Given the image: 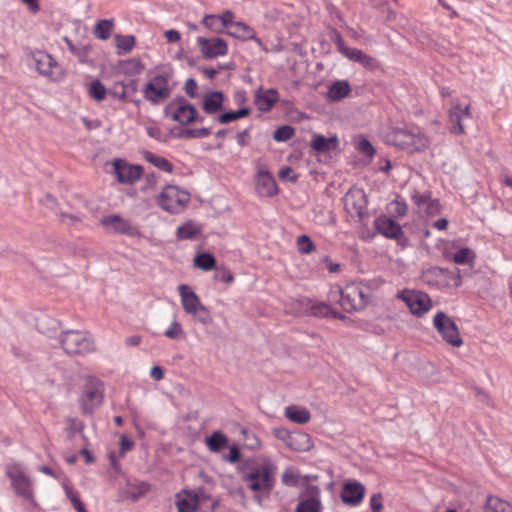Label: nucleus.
Masks as SVG:
<instances>
[{
  "label": "nucleus",
  "mask_w": 512,
  "mask_h": 512,
  "mask_svg": "<svg viewBox=\"0 0 512 512\" xmlns=\"http://www.w3.org/2000/svg\"><path fill=\"white\" fill-rule=\"evenodd\" d=\"M114 173L121 184H133L142 175V167L139 165H130L122 159H116L113 162Z\"/></svg>",
  "instance_id": "a211bd4d"
},
{
  "label": "nucleus",
  "mask_w": 512,
  "mask_h": 512,
  "mask_svg": "<svg viewBox=\"0 0 512 512\" xmlns=\"http://www.w3.org/2000/svg\"><path fill=\"white\" fill-rule=\"evenodd\" d=\"M197 43L204 58L206 59L224 56L228 52L227 42L222 38L213 37L208 39L205 37H198Z\"/></svg>",
  "instance_id": "6ab92c4d"
},
{
  "label": "nucleus",
  "mask_w": 512,
  "mask_h": 512,
  "mask_svg": "<svg viewBox=\"0 0 512 512\" xmlns=\"http://www.w3.org/2000/svg\"><path fill=\"white\" fill-rule=\"evenodd\" d=\"M210 134H211V129L210 128L202 127V128H193V129L182 130L178 134V137H180V138H195V139H199V138L207 137Z\"/></svg>",
  "instance_id": "de8ad7c7"
},
{
  "label": "nucleus",
  "mask_w": 512,
  "mask_h": 512,
  "mask_svg": "<svg viewBox=\"0 0 512 512\" xmlns=\"http://www.w3.org/2000/svg\"><path fill=\"white\" fill-rule=\"evenodd\" d=\"M203 25L209 30L216 33H223L224 29L221 25V19L219 15L209 14L204 16L202 20Z\"/></svg>",
  "instance_id": "49530a36"
},
{
  "label": "nucleus",
  "mask_w": 512,
  "mask_h": 512,
  "mask_svg": "<svg viewBox=\"0 0 512 512\" xmlns=\"http://www.w3.org/2000/svg\"><path fill=\"white\" fill-rule=\"evenodd\" d=\"M64 42L67 44V47L69 51L79 58L81 62H85V58L88 54V47L87 46H76L72 40H70L68 37L63 38Z\"/></svg>",
  "instance_id": "09e8293b"
},
{
  "label": "nucleus",
  "mask_w": 512,
  "mask_h": 512,
  "mask_svg": "<svg viewBox=\"0 0 512 512\" xmlns=\"http://www.w3.org/2000/svg\"><path fill=\"white\" fill-rule=\"evenodd\" d=\"M220 124H227L232 121L238 120L236 111H228L220 114L216 119Z\"/></svg>",
  "instance_id": "338daca9"
},
{
  "label": "nucleus",
  "mask_w": 512,
  "mask_h": 512,
  "mask_svg": "<svg viewBox=\"0 0 512 512\" xmlns=\"http://www.w3.org/2000/svg\"><path fill=\"white\" fill-rule=\"evenodd\" d=\"M101 224L107 230H111L117 234L127 235L130 237L141 236V232L136 225L132 224L130 220L125 219L118 214L104 216L101 219Z\"/></svg>",
  "instance_id": "2eb2a0df"
},
{
  "label": "nucleus",
  "mask_w": 512,
  "mask_h": 512,
  "mask_svg": "<svg viewBox=\"0 0 512 512\" xmlns=\"http://www.w3.org/2000/svg\"><path fill=\"white\" fill-rule=\"evenodd\" d=\"M332 40L335 42V44L341 54H344V50L349 48L346 46L341 33L337 30H333Z\"/></svg>",
  "instance_id": "774afa93"
},
{
  "label": "nucleus",
  "mask_w": 512,
  "mask_h": 512,
  "mask_svg": "<svg viewBox=\"0 0 512 512\" xmlns=\"http://www.w3.org/2000/svg\"><path fill=\"white\" fill-rule=\"evenodd\" d=\"M109 95L122 102H128L124 81L115 82L109 89Z\"/></svg>",
  "instance_id": "3c124183"
},
{
  "label": "nucleus",
  "mask_w": 512,
  "mask_h": 512,
  "mask_svg": "<svg viewBox=\"0 0 512 512\" xmlns=\"http://www.w3.org/2000/svg\"><path fill=\"white\" fill-rule=\"evenodd\" d=\"M366 489L356 480H348L343 484L341 491L342 501L349 506H358L364 499Z\"/></svg>",
  "instance_id": "aec40b11"
},
{
  "label": "nucleus",
  "mask_w": 512,
  "mask_h": 512,
  "mask_svg": "<svg viewBox=\"0 0 512 512\" xmlns=\"http://www.w3.org/2000/svg\"><path fill=\"white\" fill-rule=\"evenodd\" d=\"M197 321L201 322L202 324H210L212 322V317L210 315L209 310L204 306L201 305L199 309L194 314H191Z\"/></svg>",
  "instance_id": "5fc2aeb1"
},
{
  "label": "nucleus",
  "mask_w": 512,
  "mask_h": 512,
  "mask_svg": "<svg viewBox=\"0 0 512 512\" xmlns=\"http://www.w3.org/2000/svg\"><path fill=\"white\" fill-rule=\"evenodd\" d=\"M295 512H322L321 490L318 486L306 485L299 495Z\"/></svg>",
  "instance_id": "dca6fc26"
},
{
  "label": "nucleus",
  "mask_w": 512,
  "mask_h": 512,
  "mask_svg": "<svg viewBox=\"0 0 512 512\" xmlns=\"http://www.w3.org/2000/svg\"><path fill=\"white\" fill-rule=\"evenodd\" d=\"M351 87L346 80H338L333 82L326 94L328 100L337 102L349 95Z\"/></svg>",
  "instance_id": "c756f323"
},
{
  "label": "nucleus",
  "mask_w": 512,
  "mask_h": 512,
  "mask_svg": "<svg viewBox=\"0 0 512 512\" xmlns=\"http://www.w3.org/2000/svg\"><path fill=\"white\" fill-rule=\"evenodd\" d=\"M278 102V92L275 88L264 90L258 88L254 94V103L262 112H268Z\"/></svg>",
  "instance_id": "b1692460"
},
{
  "label": "nucleus",
  "mask_w": 512,
  "mask_h": 512,
  "mask_svg": "<svg viewBox=\"0 0 512 512\" xmlns=\"http://www.w3.org/2000/svg\"><path fill=\"white\" fill-rule=\"evenodd\" d=\"M277 466L270 460L264 459L243 470L241 480L254 499L261 504L267 499L275 486Z\"/></svg>",
  "instance_id": "f257e3e1"
},
{
  "label": "nucleus",
  "mask_w": 512,
  "mask_h": 512,
  "mask_svg": "<svg viewBox=\"0 0 512 512\" xmlns=\"http://www.w3.org/2000/svg\"><path fill=\"white\" fill-rule=\"evenodd\" d=\"M32 59L37 71L41 75L48 77L52 81H60L64 78L62 68L50 54L36 51L32 54Z\"/></svg>",
  "instance_id": "f8f14e48"
},
{
  "label": "nucleus",
  "mask_w": 512,
  "mask_h": 512,
  "mask_svg": "<svg viewBox=\"0 0 512 512\" xmlns=\"http://www.w3.org/2000/svg\"><path fill=\"white\" fill-rule=\"evenodd\" d=\"M190 200V194L177 186L167 185L158 197L159 206L170 213H177Z\"/></svg>",
  "instance_id": "1a4fd4ad"
},
{
  "label": "nucleus",
  "mask_w": 512,
  "mask_h": 512,
  "mask_svg": "<svg viewBox=\"0 0 512 512\" xmlns=\"http://www.w3.org/2000/svg\"><path fill=\"white\" fill-rule=\"evenodd\" d=\"M219 17L221 19V25L224 31L229 29L232 26V24L236 22L234 20L235 15L231 10H225L221 15H219Z\"/></svg>",
  "instance_id": "4d7b16f0"
},
{
  "label": "nucleus",
  "mask_w": 512,
  "mask_h": 512,
  "mask_svg": "<svg viewBox=\"0 0 512 512\" xmlns=\"http://www.w3.org/2000/svg\"><path fill=\"white\" fill-rule=\"evenodd\" d=\"M282 483L284 485L296 486L299 483V475L297 471L292 468H286L282 474Z\"/></svg>",
  "instance_id": "603ef678"
},
{
  "label": "nucleus",
  "mask_w": 512,
  "mask_h": 512,
  "mask_svg": "<svg viewBox=\"0 0 512 512\" xmlns=\"http://www.w3.org/2000/svg\"><path fill=\"white\" fill-rule=\"evenodd\" d=\"M178 292L181 297L183 309L186 313L190 315L194 314L197 311V309H199V307L203 305L200 302V299L197 296V294L194 291H192L188 285L181 284L178 287Z\"/></svg>",
  "instance_id": "393cba45"
},
{
  "label": "nucleus",
  "mask_w": 512,
  "mask_h": 512,
  "mask_svg": "<svg viewBox=\"0 0 512 512\" xmlns=\"http://www.w3.org/2000/svg\"><path fill=\"white\" fill-rule=\"evenodd\" d=\"M486 508L489 512H508L510 505L496 496L487 499Z\"/></svg>",
  "instance_id": "37998d69"
},
{
  "label": "nucleus",
  "mask_w": 512,
  "mask_h": 512,
  "mask_svg": "<svg viewBox=\"0 0 512 512\" xmlns=\"http://www.w3.org/2000/svg\"><path fill=\"white\" fill-rule=\"evenodd\" d=\"M201 234L199 227L192 222H187L177 228L176 236L178 240H195Z\"/></svg>",
  "instance_id": "72a5a7b5"
},
{
  "label": "nucleus",
  "mask_w": 512,
  "mask_h": 512,
  "mask_svg": "<svg viewBox=\"0 0 512 512\" xmlns=\"http://www.w3.org/2000/svg\"><path fill=\"white\" fill-rule=\"evenodd\" d=\"M399 298L406 303L411 313L416 316H422L432 307L429 295L421 291L403 290Z\"/></svg>",
  "instance_id": "4468645a"
},
{
  "label": "nucleus",
  "mask_w": 512,
  "mask_h": 512,
  "mask_svg": "<svg viewBox=\"0 0 512 512\" xmlns=\"http://www.w3.org/2000/svg\"><path fill=\"white\" fill-rule=\"evenodd\" d=\"M475 259V253L468 247L459 249L453 256L452 260L456 264H468Z\"/></svg>",
  "instance_id": "c03bdc74"
},
{
  "label": "nucleus",
  "mask_w": 512,
  "mask_h": 512,
  "mask_svg": "<svg viewBox=\"0 0 512 512\" xmlns=\"http://www.w3.org/2000/svg\"><path fill=\"white\" fill-rule=\"evenodd\" d=\"M441 208H442V206H441L439 200L431 198V200L428 202V204L426 205V207L424 209H425V212L427 215L434 216L441 212Z\"/></svg>",
  "instance_id": "680f3d73"
},
{
  "label": "nucleus",
  "mask_w": 512,
  "mask_h": 512,
  "mask_svg": "<svg viewBox=\"0 0 512 512\" xmlns=\"http://www.w3.org/2000/svg\"><path fill=\"white\" fill-rule=\"evenodd\" d=\"M286 445L294 451L306 452L313 448V441L309 434L299 431L288 436Z\"/></svg>",
  "instance_id": "cd10ccee"
},
{
  "label": "nucleus",
  "mask_w": 512,
  "mask_h": 512,
  "mask_svg": "<svg viewBox=\"0 0 512 512\" xmlns=\"http://www.w3.org/2000/svg\"><path fill=\"white\" fill-rule=\"evenodd\" d=\"M293 135L294 128L290 125H283L275 130L273 138L277 142H285L289 140Z\"/></svg>",
  "instance_id": "8fccbe9b"
},
{
  "label": "nucleus",
  "mask_w": 512,
  "mask_h": 512,
  "mask_svg": "<svg viewBox=\"0 0 512 512\" xmlns=\"http://www.w3.org/2000/svg\"><path fill=\"white\" fill-rule=\"evenodd\" d=\"M368 200L364 190L351 188L344 196V206L351 216H357L362 224L368 219Z\"/></svg>",
  "instance_id": "9d476101"
},
{
  "label": "nucleus",
  "mask_w": 512,
  "mask_h": 512,
  "mask_svg": "<svg viewBox=\"0 0 512 512\" xmlns=\"http://www.w3.org/2000/svg\"><path fill=\"white\" fill-rule=\"evenodd\" d=\"M424 277L428 282L434 281L436 285L444 288H458L462 284V276L460 270L455 268L449 270L438 266L429 268Z\"/></svg>",
  "instance_id": "9b49d317"
},
{
  "label": "nucleus",
  "mask_w": 512,
  "mask_h": 512,
  "mask_svg": "<svg viewBox=\"0 0 512 512\" xmlns=\"http://www.w3.org/2000/svg\"><path fill=\"white\" fill-rule=\"evenodd\" d=\"M433 323L437 331L447 343L455 347H459L462 344V339L459 335L455 322L444 312H438L434 316Z\"/></svg>",
  "instance_id": "ddd939ff"
},
{
  "label": "nucleus",
  "mask_w": 512,
  "mask_h": 512,
  "mask_svg": "<svg viewBox=\"0 0 512 512\" xmlns=\"http://www.w3.org/2000/svg\"><path fill=\"white\" fill-rule=\"evenodd\" d=\"M113 25L112 20H99L95 25V36L101 40H107L111 35Z\"/></svg>",
  "instance_id": "a19ab883"
},
{
  "label": "nucleus",
  "mask_w": 512,
  "mask_h": 512,
  "mask_svg": "<svg viewBox=\"0 0 512 512\" xmlns=\"http://www.w3.org/2000/svg\"><path fill=\"white\" fill-rule=\"evenodd\" d=\"M375 229L390 239H399L403 236L402 227L393 219L386 216L378 217L374 222Z\"/></svg>",
  "instance_id": "5701e85b"
},
{
  "label": "nucleus",
  "mask_w": 512,
  "mask_h": 512,
  "mask_svg": "<svg viewBox=\"0 0 512 512\" xmlns=\"http://www.w3.org/2000/svg\"><path fill=\"white\" fill-rule=\"evenodd\" d=\"M205 443L211 452L217 453L228 445V437L221 431H214Z\"/></svg>",
  "instance_id": "473e14b6"
},
{
  "label": "nucleus",
  "mask_w": 512,
  "mask_h": 512,
  "mask_svg": "<svg viewBox=\"0 0 512 512\" xmlns=\"http://www.w3.org/2000/svg\"><path fill=\"white\" fill-rule=\"evenodd\" d=\"M107 94H109V89H107L100 80L96 79L91 82L89 87V95L91 98L101 102L106 98Z\"/></svg>",
  "instance_id": "ea45409f"
},
{
  "label": "nucleus",
  "mask_w": 512,
  "mask_h": 512,
  "mask_svg": "<svg viewBox=\"0 0 512 512\" xmlns=\"http://www.w3.org/2000/svg\"><path fill=\"white\" fill-rule=\"evenodd\" d=\"M117 54L122 55L133 50L136 39L133 35H116Z\"/></svg>",
  "instance_id": "4c0bfd02"
},
{
  "label": "nucleus",
  "mask_w": 512,
  "mask_h": 512,
  "mask_svg": "<svg viewBox=\"0 0 512 512\" xmlns=\"http://www.w3.org/2000/svg\"><path fill=\"white\" fill-rule=\"evenodd\" d=\"M194 265L203 271H210L216 267V259L211 253H199L194 258Z\"/></svg>",
  "instance_id": "58836bf2"
},
{
  "label": "nucleus",
  "mask_w": 512,
  "mask_h": 512,
  "mask_svg": "<svg viewBox=\"0 0 512 512\" xmlns=\"http://www.w3.org/2000/svg\"><path fill=\"white\" fill-rule=\"evenodd\" d=\"M225 32L228 35L241 41L253 40L261 50L267 51V48L262 40L256 36L255 30L242 21H236Z\"/></svg>",
  "instance_id": "412c9836"
},
{
  "label": "nucleus",
  "mask_w": 512,
  "mask_h": 512,
  "mask_svg": "<svg viewBox=\"0 0 512 512\" xmlns=\"http://www.w3.org/2000/svg\"><path fill=\"white\" fill-rule=\"evenodd\" d=\"M121 71L128 76L138 75L145 66L139 58H131L120 62Z\"/></svg>",
  "instance_id": "c9c22d12"
},
{
  "label": "nucleus",
  "mask_w": 512,
  "mask_h": 512,
  "mask_svg": "<svg viewBox=\"0 0 512 512\" xmlns=\"http://www.w3.org/2000/svg\"><path fill=\"white\" fill-rule=\"evenodd\" d=\"M6 475L11 481V486L17 496L28 501H33V484L19 463L9 464L5 468Z\"/></svg>",
  "instance_id": "423d86ee"
},
{
  "label": "nucleus",
  "mask_w": 512,
  "mask_h": 512,
  "mask_svg": "<svg viewBox=\"0 0 512 512\" xmlns=\"http://www.w3.org/2000/svg\"><path fill=\"white\" fill-rule=\"evenodd\" d=\"M311 314L317 317L331 316L335 319L343 318L340 312L335 311L330 305L326 303H316L311 306Z\"/></svg>",
  "instance_id": "e433bc0d"
},
{
  "label": "nucleus",
  "mask_w": 512,
  "mask_h": 512,
  "mask_svg": "<svg viewBox=\"0 0 512 512\" xmlns=\"http://www.w3.org/2000/svg\"><path fill=\"white\" fill-rule=\"evenodd\" d=\"M176 505L179 512H194L199 505V497L195 492L183 490L176 495Z\"/></svg>",
  "instance_id": "bb28decb"
},
{
  "label": "nucleus",
  "mask_w": 512,
  "mask_h": 512,
  "mask_svg": "<svg viewBox=\"0 0 512 512\" xmlns=\"http://www.w3.org/2000/svg\"><path fill=\"white\" fill-rule=\"evenodd\" d=\"M197 88H198V85H197L195 79H193V78L187 79V81L185 83V86H184V89H185V92L187 93V95L190 98L194 99V98H196L198 96Z\"/></svg>",
  "instance_id": "0e129e2a"
},
{
  "label": "nucleus",
  "mask_w": 512,
  "mask_h": 512,
  "mask_svg": "<svg viewBox=\"0 0 512 512\" xmlns=\"http://www.w3.org/2000/svg\"><path fill=\"white\" fill-rule=\"evenodd\" d=\"M225 95L221 91H210L204 94L202 109L208 115L216 114L223 109Z\"/></svg>",
  "instance_id": "a878e982"
},
{
  "label": "nucleus",
  "mask_w": 512,
  "mask_h": 512,
  "mask_svg": "<svg viewBox=\"0 0 512 512\" xmlns=\"http://www.w3.org/2000/svg\"><path fill=\"white\" fill-rule=\"evenodd\" d=\"M370 288L362 283H349L344 288L332 290L329 300L337 302L344 311L353 312L364 309L370 300Z\"/></svg>",
  "instance_id": "f03ea898"
},
{
  "label": "nucleus",
  "mask_w": 512,
  "mask_h": 512,
  "mask_svg": "<svg viewBox=\"0 0 512 512\" xmlns=\"http://www.w3.org/2000/svg\"><path fill=\"white\" fill-rule=\"evenodd\" d=\"M103 383L95 378L87 379L82 395L80 405L84 413L91 414L103 402Z\"/></svg>",
  "instance_id": "6e6552de"
},
{
  "label": "nucleus",
  "mask_w": 512,
  "mask_h": 512,
  "mask_svg": "<svg viewBox=\"0 0 512 512\" xmlns=\"http://www.w3.org/2000/svg\"><path fill=\"white\" fill-rule=\"evenodd\" d=\"M360 64L363 67L371 69V70H374V69L378 68V66H379L377 59H375L374 57H372L366 53H364V55L362 56Z\"/></svg>",
  "instance_id": "69168bd1"
},
{
  "label": "nucleus",
  "mask_w": 512,
  "mask_h": 512,
  "mask_svg": "<svg viewBox=\"0 0 512 512\" xmlns=\"http://www.w3.org/2000/svg\"><path fill=\"white\" fill-rule=\"evenodd\" d=\"M125 90L127 93L128 101L133 102L135 105L139 106L141 104L140 99H132L131 97L135 95L138 91V81L135 79H131L127 82H124Z\"/></svg>",
  "instance_id": "864d4df0"
},
{
  "label": "nucleus",
  "mask_w": 512,
  "mask_h": 512,
  "mask_svg": "<svg viewBox=\"0 0 512 512\" xmlns=\"http://www.w3.org/2000/svg\"><path fill=\"white\" fill-rule=\"evenodd\" d=\"M386 141L408 153L421 152L430 145V139L417 127H397L386 134Z\"/></svg>",
  "instance_id": "7ed1b4c3"
},
{
  "label": "nucleus",
  "mask_w": 512,
  "mask_h": 512,
  "mask_svg": "<svg viewBox=\"0 0 512 512\" xmlns=\"http://www.w3.org/2000/svg\"><path fill=\"white\" fill-rule=\"evenodd\" d=\"M63 488L67 498L71 501L77 512H87L84 504L80 500L78 493L67 483L63 484Z\"/></svg>",
  "instance_id": "79ce46f5"
},
{
  "label": "nucleus",
  "mask_w": 512,
  "mask_h": 512,
  "mask_svg": "<svg viewBox=\"0 0 512 512\" xmlns=\"http://www.w3.org/2000/svg\"><path fill=\"white\" fill-rule=\"evenodd\" d=\"M337 136L325 137L321 134L314 135L311 141V147L317 152H329L335 150L338 146Z\"/></svg>",
  "instance_id": "7c9ffc66"
},
{
  "label": "nucleus",
  "mask_w": 512,
  "mask_h": 512,
  "mask_svg": "<svg viewBox=\"0 0 512 512\" xmlns=\"http://www.w3.org/2000/svg\"><path fill=\"white\" fill-rule=\"evenodd\" d=\"M214 278L220 282L230 284L234 281V276L230 270L222 268L216 272Z\"/></svg>",
  "instance_id": "13d9d810"
},
{
  "label": "nucleus",
  "mask_w": 512,
  "mask_h": 512,
  "mask_svg": "<svg viewBox=\"0 0 512 512\" xmlns=\"http://www.w3.org/2000/svg\"><path fill=\"white\" fill-rule=\"evenodd\" d=\"M471 119L470 106H462L460 103H455L449 110L451 132L456 135L464 134L465 124L467 121H471Z\"/></svg>",
  "instance_id": "f3484780"
},
{
  "label": "nucleus",
  "mask_w": 512,
  "mask_h": 512,
  "mask_svg": "<svg viewBox=\"0 0 512 512\" xmlns=\"http://www.w3.org/2000/svg\"><path fill=\"white\" fill-rule=\"evenodd\" d=\"M61 326V322L50 315L43 314L37 317L36 327L41 334L52 337Z\"/></svg>",
  "instance_id": "c85d7f7f"
},
{
  "label": "nucleus",
  "mask_w": 512,
  "mask_h": 512,
  "mask_svg": "<svg viewBox=\"0 0 512 512\" xmlns=\"http://www.w3.org/2000/svg\"><path fill=\"white\" fill-rule=\"evenodd\" d=\"M144 158L146 161L157 167L158 169L171 173L173 171L172 163L165 157L156 155L150 151L144 152Z\"/></svg>",
  "instance_id": "f704fd0d"
},
{
  "label": "nucleus",
  "mask_w": 512,
  "mask_h": 512,
  "mask_svg": "<svg viewBox=\"0 0 512 512\" xmlns=\"http://www.w3.org/2000/svg\"><path fill=\"white\" fill-rule=\"evenodd\" d=\"M57 342L64 352H91L95 350L94 338L87 331H64Z\"/></svg>",
  "instance_id": "20e7f679"
},
{
  "label": "nucleus",
  "mask_w": 512,
  "mask_h": 512,
  "mask_svg": "<svg viewBox=\"0 0 512 512\" xmlns=\"http://www.w3.org/2000/svg\"><path fill=\"white\" fill-rule=\"evenodd\" d=\"M169 77L165 74L154 76L143 88V96L152 105H158L171 95Z\"/></svg>",
  "instance_id": "0eeeda50"
},
{
  "label": "nucleus",
  "mask_w": 512,
  "mask_h": 512,
  "mask_svg": "<svg viewBox=\"0 0 512 512\" xmlns=\"http://www.w3.org/2000/svg\"><path fill=\"white\" fill-rule=\"evenodd\" d=\"M278 177L281 180L288 179L292 183H295L298 180V176L296 174H293V170L290 166L282 167L278 172Z\"/></svg>",
  "instance_id": "bf43d9fd"
},
{
  "label": "nucleus",
  "mask_w": 512,
  "mask_h": 512,
  "mask_svg": "<svg viewBox=\"0 0 512 512\" xmlns=\"http://www.w3.org/2000/svg\"><path fill=\"white\" fill-rule=\"evenodd\" d=\"M164 113L182 126H187L195 121L203 122L204 118L198 116V111L193 104L182 96L175 97L164 109Z\"/></svg>",
  "instance_id": "39448f33"
},
{
  "label": "nucleus",
  "mask_w": 512,
  "mask_h": 512,
  "mask_svg": "<svg viewBox=\"0 0 512 512\" xmlns=\"http://www.w3.org/2000/svg\"><path fill=\"white\" fill-rule=\"evenodd\" d=\"M343 55L354 62L360 63L364 52L360 49L349 47L348 49L344 50Z\"/></svg>",
  "instance_id": "e2e57ef3"
},
{
  "label": "nucleus",
  "mask_w": 512,
  "mask_h": 512,
  "mask_svg": "<svg viewBox=\"0 0 512 512\" xmlns=\"http://www.w3.org/2000/svg\"><path fill=\"white\" fill-rule=\"evenodd\" d=\"M296 246L300 254H310L316 250V246L311 238L305 234L298 236Z\"/></svg>",
  "instance_id": "a18cd8bd"
},
{
  "label": "nucleus",
  "mask_w": 512,
  "mask_h": 512,
  "mask_svg": "<svg viewBox=\"0 0 512 512\" xmlns=\"http://www.w3.org/2000/svg\"><path fill=\"white\" fill-rule=\"evenodd\" d=\"M284 414L290 421L297 424H306L311 419V414L307 408L296 405L286 407Z\"/></svg>",
  "instance_id": "2f4dec72"
},
{
  "label": "nucleus",
  "mask_w": 512,
  "mask_h": 512,
  "mask_svg": "<svg viewBox=\"0 0 512 512\" xmlns=\"http://www.w3.org/2000/svg\"><path fill=\"white\" fill-rule=\"evenodd\" d=\"M255 189L261 197H272L278 193L273 175L266 170H259L255 177Z\"/></svg>",
  "instance_id": "4be33fe9"
},
{
  "label": "nucleus",
  "mask_w": 512,
  "mask_h": 512,
  "mask_svg": "<svg viewBox=\"0 0 512 512\" xmlns=\"http://www.w3.org/2000/svg\"><path fill=\"white\" fill-rule=\"evenodd\" d=\"M412 200L419 208H425L428 202L431 200V193H419L415 191L412 195Z\"/></svg>",
  "instance_id": "6e6d98bb"
},
{
  "label": "nucleus",
  "mask_w": 512,
  "mask_h": 512,
  "mask_svg": "<svg viewBox=\"0 0 512 512\" xmlns=\"http://www.w3.org/2000/svg\"><path fill=\"white\" fill-rule=\"evenodd\" d=\"M370 507L373 512H381L383 509V496L381 493L373 494L370 498Z\"/></svg>",
  "instance_id": "052dcab7"
}]
</instances>
